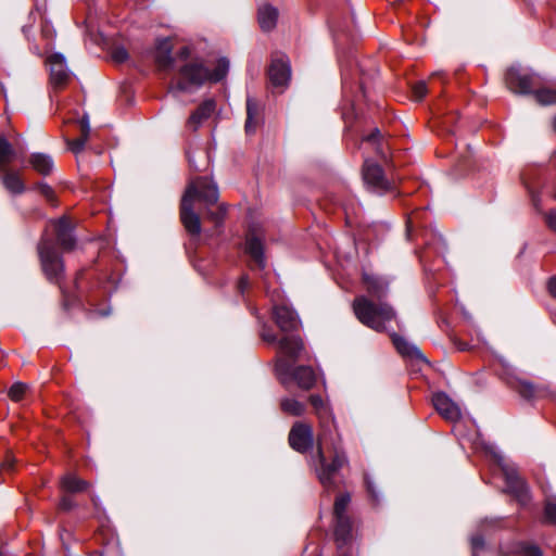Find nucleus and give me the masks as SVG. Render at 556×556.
Instances as JSON below:
<instances>
[{"label":"nucleus","instance_id":"f257e3e1","mask_svg":"<svg viewBox=\"0 0 556 556\" xmlns=\"http://www.w3.org/2000/svg\"><path fill=\"white\" fill-rule=\"evenodd\" d=\"M309 403L319 419L320 433L317 438V476L325 486L332 484L333 476L346 464L341 450L340 437L337 432L332 413L320 395H311Z\"/></svg>","mask_w":556,"mask_h":556},{"label":"nucleus","instance_id":"f03ea898","mask_svg":"<svg viewBox=\"0 0 556 556\" xmlns=\"http://www.w3.org/2000/svg\"><path fill=\"white\" fill-rule=\"evenodd\" d=\"M156 61L163 68L172 66L177 70L175 89L179 91H192L206 81L217 83L226 77L229 68L228 60L222 58L214 71L210 72L201 59L191 58V50L187 46L180 48L175 58H170V49L166 47L164 52L157 53Z\"/></svg>","mask_w":556,"mask_h":556},{"label":"nucleus","instance_id":"7ed1b4c3","mask_svg":"<svg viewBox=\"0 0 556 556\" xmlns=\"http://www.w3.org/2000/svg\"><path fill=\"white\" fill-rule=\"evenodd\" d=\"M198 199L207 206L218 200L217 186L206 177H198L188 186L180 205V219L191 235L198 236L201 232L199 215L193 211V201Z\"/></svg>","mask_w":556,"mask_h":556},{"label":"nucleus","instance_id":"20e7f679","mask_svg":"<svg viewBox=\"0 0 556 556\" xmlns=\"http://www.w3.org/2000/svg\"><path fill=\"white\" fill-rule=\"evenodd\" d=\"M353 311L356 318L368 328L383 332L387 324L396 318V313L388 303H374L364 295L355 298Z\"/></svg>","mask_w":556,"mask_h":556},{"label":"nucleus","instance_id":"39448f33","mask_svg":"<svg viewBox=\"0 0 556 556\" xmlns=\"http://www.w3.org/2000/svg\"><path fill=\"white\" fill-rule=\"evenodd\" d=\"M492 453L504 477L506 491L511 494L520 504H527L530 498L528 488L523 480L519 477L516 468L505 463L504 457L500 453Z\"/></svg>","mask_w":556,"mask_h":556},{"label":"nucleus","instance_id":"423d86ee","mask_svg":"<svg viewBox=\"0 0 556 556\" xmlns=\"http://www.w3.org/2000/svg\"><path fill=\"white\" fill-rule=\"evenodd\" d=\"M38 252L45 275L50 281L59 282L63 276L64 265L51 240L42 238Z\"/></svg>","mask_w":556,"mask_h":556},{"label":"nucleus","instance_id":"0eeeda50","mask_svg":"<svg viewBox=\"0 0 556 556\" xmlns=\"http://www.w3.org/2000/svg\"><path fill=\"white\" fill-rule=\"evenodd\" d=\"M277 372L282 376L290 374L298 387L303 390H309L316 382V375L309 366H299L291 370V364L287 359L279 358L276 364Z\"/></svg>","mask_w":556,"mask_h":556},{"label":"nucleus","instance_id":"6e6552de","mask_svg":"<svg viewBox=\"0 0 556 556\" xmlns=\"http://www.w3.org/2000/svg\"><path fill=\"white\" fill-rule=\"evenodd\" d=\"M363 178L368 188L375 192L383 193L391 189V184L386 179L382 168L369 160L364 163Z\"/></svg>","mask_w":556,"mask_h":556},{"label":"nucleus","instance_id":"1a4fd4ad","mask_svg":"<svg viewBox=\"0 0 556 556\" xmlns=\"http://www.w3.org/2000/svg\"><path fill=\"white\" fill-rule=\"evenodd\" d=\"M314 434L308 424L295 422L289 432L290 446L300 453H305L313 446Z\"/></svg>","mask_w":556,"mask_h":556},{"label":"nucleus","instance_id":"9d476101","mask_svg":"<svg viewBox=\"0 0 556 556\" xmlns=\"http://www.w3.org/2000/svg\"><path fill=\"white\" fill-rule=\"evenodd\" d=\"M50 71V83L54 88L64 87L70 79V71L63 54L54 53L47 60Z\"/></svg>","mask_w":556,"mask_h":556},{"label":"nucleus","instance_id":"9b49d317","mask_svg":"<svg viewBox=\"0 0 556 556\" xmlns=\"http://www.w3.org/2000/svg\"><path fill=\"white\" fill-rule=\"evenodd\" d=\"M505 83L510 91L519 94L531 93L532 87L535 85L532 75L523 74L515 67L507 71L505 75Z\"/></svg>","mask_w":556,"mask_h":556},{"label":"nucleus","instance_id":"f8f14e48","mask_svg":"<svg viewBox=\"0 0 556 556\" xmlns=\"http://www.w3.org/2000/svg\"><path fill=\"white\" fill-rule=\"evenodd\" d=\"M435 410L446 420L455 422L460 419L462 412L459 406L453 402L445 393H437L432 397Z\"/></svg>","mask_w":556,"mask_h":556},{"label":"nucleus","instance_id":"ddd939ff","mask_svg":"<svg viewBox=\"0 0 556 556\" xmlns=\"http://www.w3.org/2000/svg\"><path fill=\"white\" fill-rule=\"evenodd\" d=\"M274 319L279 329L290 332L298 329L300 324L296 313L287 305H276L273 311Z\"/></svg>","mask_w":556,"mask_h":556},{"label":"nucleus","instance_id":"4468645a","mask_svg":"<svg viewBox=\"0 0 556 556\" xmlns=\"http://www.w3.org/2000/svg\"><path fill=\"white\" fill-rule=\"evenodd\" d=\"M268 77L273 86L285 87L291 77V68L288 60L275 59L268 70Z\"/></svg>","mask_w":556,"mask_h":556},{"label":"nucleus","instance_id":"2eb2a0df","mask_svg":"<svg viewBox=\"0 0 556 556\" xmlns=\"http://www.w3.org/2000/svg\"><path fill=\"white\" fill-rule=\"evenodd\" d=\"M51 226L56 235L58 241L63 250L71 251L75 247L73 228L67 217L63 216L58 220L51 222Z\"/></svg>","mask_w":556,"mask_h":556},{"label":"nucleus","instance_id":"dca6fc26","mask_svg":"<svg viewBox=\"0 0 556 556\" xmlns=\"http://www.w3.org/2000/svg\"><path fill=\"white\" fill-rule=\"evenodd\" d=\"M216 103L213 99L205 100L199 108L190 115L187 121V127L195 131L207 118L215 112Z\"/></svg>","mask_w":556,"mask_h":556},{"label":"nucleus","instance_id":"f3484780","mask_svg":"<svg viewBox=\"0 0 556 556\" xmlns=\"http://www.w3.org/2000/svg\"><path fill=\"white\" fill-rule=\"evenodd\" d=\"M278 344L280 353L291 362H295L304 349L303 341L298 336L283 337Z\"/></svg>","mask_w":556,"mask_h":556},{"label":"nucleus","instance_id":"a211bd4d","mask_svg":"<svg viewBox=\"0 0 556 556\" xmlns=\"http://www.w3.org/2000/svg\"><path fill=\"white\" fill-rule=\"evenodd\" d=\"M261 121H262V106L255 99L248 97L245 131L248 134L255 132Z\"/></svg>","mask_w":556,"mask_h":556},{"label":"nucleus","instance_id":"6ab92c4d","mask_svg":"<svg viewBox=\"0 0 556 556\" xmlns=\"http://www.w3.org/2000/svg\"><path fill=\"white\" fill-rule=\"evenodd\" d=\"M0 179L4 188L13 194H21L25 191L24 182L20 175L15 172H10L7 168H0Z\"/></svg>","mask_w":556,"mask_h":556},{"label":"nucleus","instance_id":"aec40b11","mask_svg":"<svg viewBox=\"0 0 556 556\" xmlns=\"http://www.w3.org/2000/svg\"><path fill=\"white\" fill-rule=\"evenodd\" d=\"M258 23L264 31L275 28L278 20V10L270 4H263L258 8Z\"/></svg>","mask_w":556,"mask_h":556},{"label":"nucleus","instance_id":"412c9836","mask_svg":"<svg viewBox=\"0 0 556 556\" xmlns=\"http://www.w3.org/2000/svg\"><path fill=\"white\" fill-rule=\"evenodd\" d=\"M363 280L366 285L367 291L376 298H381L387 293L388 282L380 277L363 274Z\"/></svg>","mask_w":556,"mask_h":556},{"label":"nucleus","instance_id":"4be33fe9","mask_svg":"<svg viewBox=\"0 0 556 556\" xmlns=\"http://www.w3.org/2000/svg\"><path fill=\"white\" fill-rule=\"evenodd\" d=\"M33 168L39 174L47 176L53 170V160L50 155L43 153H34L29 157Z\"/></svg>","mask_w":556,"mask_h":556},{"label":"nucleus","instance_id":"5701e85b","mask_svg":"<svg viewBox=\"0 0 556 556\" xmlns=\"http://www.w3.org/2000/svg\"><path fill=\"white\" fill-rule=\"evenodd\" d=\"M336 518V528L334 535L336 541L341 546L345 544L351 538L352 523L349 516L334 517Z\"/></svg>","mask_w":556,"mask_h":556},{"label":"nucleus","instance_id":"b1692460","mask_svg":"<svg viewBox=\"0 0 556 556\" xmlns=\"http://www.w3.org/2000/svg\"><path fill=\"white\" fill-rule=\"evenodd\" d=\"M245 251L250 254V256L253 258V261L260 268H264L265 258L263 252V244L258 238H248L245 242Z\"/></svg>","mask_w":556,"mask_h":556},{"label":"nucleus","instance_id":"393cba45","mask_svg":"<svg viewBox=\"0 0 556 556\" xmlns=\"http://www.w3.org/2000/svg\"><path fill=\"white\" fill-rule=\"evenodd\" d=\"M61 485L63 490L71 493L83 492L88 489L89 484L87 481L78 478L73 473H67L62 478Z\"/></svg>","mask_w":556,"mask_h":556},{"label":"nucleus","instance_id":"a878e982","mask_svg":"<svg viewBox=\"0 0 556 556\" xmlns=\"http://www.w3.org/2000/svg\"><path fill=\"white\" fill-rule=\"evenodd\" d=\"M280 408L285 414L296 417L304 415L306 410V406L303 402H300L292 397L281 399Z\"/></svg>","mask_w":556,"mask_h":556},{"label":"nucleus","instance_id":"bb28decb","mask_svg":"<svg viewBox=\"0 0 556 556\" xmlns=\"http://www.w3.org/2000/svg\"><path fill=\"white\" fill-rule=\"evenodd\" d=\"M392 341L400 354L410 357H422L421 352L414 345L409 344L405 339L392 334Z\"/></svg>","mask_w":556,"mask_h":556},{"label":"nucleus","instance_id":"cd10ccee","mask_svg":"<svg viewBox=\"0 0 556 556\" xmlns=\"http://www.w3.org/2000/svg\"><path fill=\"white\" fill-rule=\"evenodd\" d=\"M14 157V148L4 137L0 136V168H7Z\"/></svg>","mask_w":556,"mask_h":556},{"label":"nucleus","instance_id":"c85d7f7f","mask_svg":"<svg viewBox=\"0 0 556 556\" xmlns=\"http://www.w3.org/2000/svg\"><path fill=\"white\" fill-rule=\"evenodd\" d=\"M516 390L522 397L530 400L538 396L543 391V388L536 387L527 380H519Z\"/></svg>","mask_w":556,"mask_h":556},{"label":"nucleus","instance_id":"c756f323","mask_svg":"<svg viewBox=\"0 0 556 556\" xmlns=\"http://www.w3.org/2000/svg\"><path fill=\"white\" fill-rule=\"evenodd\" d=\"M535 100L543 105L556 103V89L542 88L534 92Z\"/></svg>","mask_w":556,"mask_h":556},{"label":"nucleus","instance_id":"7c9ffc66","mask_svg":"<svg viewBox=\"0 0 556 556\" xmlns=\"http://www.w3.org/2000/svg\"><path fill=\"white\" fill-rule=\"evenodd\" d=\"M350 501H351V498H350L349 494H342L337 497V500L334 502V506H333L334 517L348 516L346 509L350 504Z\"/></svg>","mask_w":556,"mask_h":556},{"label":"nucleus","instance_id":"2f4dec72","mask_svg":"<svg viewBox=\"0 0 556 556\" xmlns=\"http://www.w3.org/2000/svg\"><path fill=\"white\" fill-rule=\"evenodd\" d=\"M27 389H28L27 384H25L23 382H15L9 389L8 394L12 401L18 402L24 397Z\"/></svg>","mask_w":556,"mask_h":556},{"label":"nucleus","instance_id":"473e14b6","mask_svg":"<svg viewBox=\"0 0 556 556\" xmlns=\"http://www.w3.org/2000/svg\"><path fill=\"white\" fill-rule=\"evenodd\" d=\"M428 92L427 84L424 80L412 86V93L415 101H421Z\"/></svg>","mask_w":556,"mask_h":556},{"label":"nucleus","instance_id":"72a5a7b5","mask_svg":"<svg viewBox=\"0 0 556 556\" xmlns=\"http://www.w3.org/2000/svg\"><path fill=\"white\" fill-rule=\"evenodd\" d=\"M225 214H226V208L224 205H220L218 207L217 211H211L210 208H207L206 211V216L212 219L216 225H219L224 217H225Z\"/></svg>","mask_w":556,"mask_h":556},{"label":"nucleus","instance_id":"f704fd0d","mask_svg":"<svg viewBox=\"0 0 556 556\" xmlns=\"http://www.w3.org/2000/svg\"><path fill=\"white\" fill-rule=\"evenodd\" d=\"M472 556H478V553L484 548V540L481 534L472 535L470 539Z\"/></svg>","mask_w":556,"mask_h":556},{"label":"nucleus","instance_id":"c9c22d12","mask_svg":"<svg viewBox=\"0 0 556 556\" xmlns=\"http://www.w3.org/2000/svg\"><path fill=\"white\" fill-rule=\"evenodd\" d=\"M380 131L378 129H375L369 136L366 137V141L371 142L374 144H377L376 151L378 154H380L382 157L386 156L382 147L379 142Z\"/></svg>","mask_w":556,"mask_h":556},{"label":"nucleus","instance_id":"e433bc0d","mask_svg":"<svg viewBox=\"0 0 556 556\" xmlns=\"http://www.w3.org/2000/svg\"><path fill=\"white\" fill-rule=\"evenodd\" d=\"M87 140H88V138H85V137L80 136L77 139L68 141V147H70L72 152L77 154V153H79V152H81L84 150Z\"/></svg>","mask_w":556,"mask_h":556},{"label":"nucleus","instance_id":"4c0bfd02","mask_svg":"<svg viewBox=\"0 0 556 556\" xmlns=\"http://www.w3.org/2000/svg\"><path fill=\"white\" fill-rule=\"evenodd\" d=\"M36 188L47 200L51 202L54 200V191L49 185L38 184Z\"/></svg>","mask_w":556,"mask_h":556},{"label":"nucleus","instance_id":"58836bf2","mask_svg":"<svg viewBox=\"0 0 556 556\" xmlns=\"http://www.w3.org/2000/svg\"><path fill=\"white\" fill-rule=\"evenodd\" d=\"M545 516L549 521L556 522V501H548L546 503Z\"/></svg>","mask_w":556,"mask_h":556},{"label":"nucleus","instance_id":"ea45409f","mask_svg":"<svg viewBox=\"0 0 556 556\" xmlns=\"http://www.w3.org/2000/svg\"><path fill=\"white\" fill-rule=\"evenodd\" d=\"M112 58L115 62L117 63H122L124 61L127 60L128 58V53L126 51V49L122 48V47H118V48H115L112 52Z\"/></svg>","mask_w":556,"mask_h":556},{"label":"nucleus","instance_id":"a19ab883","mask_svg":"<svg viewBox=\"0 0 556 556\" xmlns=\"http://www.w3.org/2000/svg\"><path fill=\"white\" fill-rule=\"evenodd\" d=\"M261 337L262 339L267 342V343H276V342H279L277 340V337L276 334L273 332V330H270L269 328H266L264 327L262 332H261Z\"/></svg>","mask_w":556,"mask_h":556},{"label":"nucleus","instance_id":"79ce46f5","mask_svg":"<svg viewBox=\"0 0 556 556\" xmlns=\"http://www.w3.org/2000/svg\"><path fill=\"white\" fill-rule=\"evenodd\" d=\"M522 556H542V551L535 545H526L521 551Z\"/></svg>","mask_w":556,"mask_h":556},{"label":"nucleus","instance_id":"37998d69","mask_svg":"<svg viewBox=\"0 0 556 556\" xmlns=\"http://www.w3.org/2000/svg\"><path fill=\"white\" fill-rule=\"evenodd\" d=\"M545 223L549 229L556 231V210H551L545 214Z\"/></svg>","mask_w":556,"mask_h":556},{"label":"nucleus","instance_id":"c03bdc74","mask_svg":"<svg viewBox=\"0 0 556 556\" xmlns=\"http://www.w3.org/2000/svg\"><path fill=\"white\" fill-rule=\"evenodd\" d=\"M75 506V502L71 496H63L60 501L59 508L62 510H71Z\"/></svg>","mask_w":556,"mask_h":556},{"label":"nucleus","instance_id":"a18cd8bd","mask_svg":"<svg viewBox=\"0 0 556 556\" xmlns=\"http://www.w3.org/2000/svg\"><path fill=\"white\" fill-rule=\"evenodd\" d=\"M81 137L88 138L90 132V125L88 116H84L80 122Z\"/></svg>","mask_w":556,"mask_h":556},{"label":"nucleus","instance_id":"49530a36","mask_svg":"<svg viewBox=\"0 0 556 556\" xmlns=\"http://www.w3.org/2000/svg\"><path fill=\"white\" fill-rule=\"evenodd\" d=\"M15 458L13 455L9 454L4 462L1 464L2 471H11L14 468Z\"/></svg>","mask_w":556,"mask_h":556},{"label":"nucleus","instance_id":"de8ad7c7","mask_svg":"<svg viewBox=\"0 0 556 556\" xmlns=\"http://www.w3.org/2000/svg\"><path fill=\"white\" fill-rule=\"evenodd\" d=\"M41 35L47 40H51L53 38V36H54V30H53V28L49 24H46L41 28Z\"/></svg>","mask_w":556,"mask_h":556},{"label":"nucleus","instance_id":"09e8293b","mask_svg":"<svg viewBox=\"0 0 556 556\" xmlns=\"http://www.w3.org/2000/svg\"><path fill=\"white\" fill-rule=\"evenodd\" d=\"M547 287L551 295L556 298V277H553L548 280Z\"/></svg>","mask_w":556,"mask_h":556},{"label":"nucleus","instance_id":"8fccbe9b","mask_svg":"<svg viewBox=\"0 0 556 556\" xmlns=\"http://www.w3.org/2000/svg\"><path fill=\"white\" fill-rule=\"evenodd\" d=\"M248 286H249V280H248V278H247V277H242V278L240 279V281H239V288H240L241 292H243V291H244V289H245V288H248Z\"/></svg>","mask_w":556,"mask_h":556},{"label":"nucleus","instance_id":"3c124183","mask_svg":"<svg viewBox=\"0 0 556 556\" xmlns=\"http://www.w3.org/2000/svg\"><path fill=\"white\" fill-rule=\"evenodd\" d=\"M488 522H489L488 520H484V521L481 522V529L482 530H484L486 528Z\"/></svg>","mask_w":556,"mask_h":556},{"label":"nucleus","instance_id":"603ef678","mask_svg":"<svg viewBox=\"0 0 556 556\" xmlns=\"http://www.w3.org/2000/svg\"><path fill=\"white\" fill-rule=\"evenodd\" d=\"M554 127H555V129H556V116H555V121H554Z\"/></svg>","mask_w":556,"mask_h":556},{"label":"nucleus","instance_id":"864d4df0","mask_svg":"<svg viewBox=\"0 0 556 556\" xmlns=\"http://www.w3.org/2000/svg\"><path fill=\"white\" fill-rule=\"evenodd\" d=\"M343 556H345V555H343Z\"/></svg>","mask_w":556,"mask_h":556}]
</instances>
